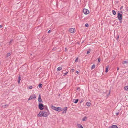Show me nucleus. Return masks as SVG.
Returning a JSON list of instances; mask_svg holds the SVG:
<instances>
[{
	"label": "nucleus",
	"mask_w": 128,
	"mask_h": 128,
	"mask_svg": "<svg viewBox=\"0 0 128 128\" xmlns=\"http://www.w3.org/2000/svg\"><path fill=\"white\" fill-rule=\"evenodd\" d=\"M36 98L35 94H33L30 96L28 99V100H30L32 99H35Z\"/></svg>",
	"instance_id": "f03ea898"
},
{
	"label": "nucleus",
	"mask_w": 128,
	"mask_h": 128,
	"mask_svg": "<svg viewBox=\"0 0 128 128\" xmlns=\"http://www.w3.org/2000/svg\"><path fill=\"white\" fill-rule=\"evenodd\" d=\"M47 111L48 112V109H47Z\"/></svg>",
	"instance_id": "a18cd8bd"
},
{
	"label": "nucleus",
	"mask_w": 128,
	"mask_h": 128,
	"mask_svg": "<svg viewBox=\"0 0 128 128\" xmlns=\"http://www.w3.org/2000/svg\"><path fill=\"white\" fill-rule=\"evenodd\" d=\"M87 117L86 116L84 117L82 119V120L83 121H86V120Z\"/></svg>",
	"instance_id": "2eb2a0df"
},
{
	"label": "nucleus",
	"mask_w": 128,
	"mask_h": 128,
	"mask_svg": "<svg viewBox=\"0 0 128 128\" xmlns=\"http://www.w3.org/2000/svg\"><path fill=\"white\" fill-rule=\"evenodd\" d=\"M119 68H117V70H119Z\"/></svg>",
	"instance_id": "37998d69"
},
{
	"label": "nucleus",
	"mask_w": 128,
	"mask_h": 128,
	"mask_svg": "<svg viewBox=\"0 0 128 128\" xmlns=\"http://www.w3.org/2000/svg\"><path fill=\"white\" fill-rule=\"evenodd\" d=\"M10 55V53H8L7 54L6 56L7 57H8Z\"/></svg>",
	"instance_id": "cd10ccee"
},
{
	"label": "nucleus",
	"mask_w": 128,
	"mask_h": 128,
	"mask_svg": "<svg viewBox=\"0 0 128 128\" xmlns=\"http://www.w3.org/2000/svg\"><path fill=\"white\" fill-rule=\"evenodd\" d=\"M78 58H76L75 60V62H78Z\"/></svg>",
	"instance_id": "2f4dec72"
},
{
	"label": "nucleus",
	"mask_w": 128,
	"mask_h": 128,
	"mask_svg": "<svg viewBox=\"0 0 128 128\" xmlns=\"http://www.w3.org/2000/svg\"><path fill=\"white\" fill-rule=\"evenodd\" d=\"M89 25L88 24L86 23L85 24V26L86 27H88V26Z\"/></svg>",
	"instance_id": "c756f323"
},
{
	"label": "nucleus",
	"mask_w": 128,
	"mask_h": 128,
	"mask_svg": "<svg viewBox=\"0 0 128 128\" xmlns=\"http://www.w3.org/2000/svg\"><path fill=\"white\" fill-rule=\"evenodd\" d=\"M42 116L44 117H47L49 114L48 112L45 111H42Z\"/></svg>",
	"instance_id": "f257e3e1"
},
{
	"label": "nucleus",
	"mask_w": 128,
	"mask_h": 128,
	"mask_svg": "<svg viewBox=\"0 0 128 128\" xmlns=\"http://www.w3.org/2000/svg\"><path fill=\"white\" fill-rule=\"evenodd\" d=\"M84 101V100L82 99L81 101H80V103H81L82 102H83V101Z\"/></svg>",
	"instance_id": "f704fd0d"
},
{
	"label": "nucleus",
	"mask_w": 128,
	"mask_h": 128,
	"mask_svg": "<svg viewBox=\"0 0 128 128\" xmlns=\"http://www.w3.org/2000/svg\"><path fill=\"white\" fill-rule=\"evenodd\" d=\"M108 128H118L116 125H113L109 127Z\"/></svg>",
	"instance_id": "9d476101"
},
{
	"label": "nucleus",
	"mask_w": 128,
	"mask_h": 128,
	"mask_svg": "<svg viewBox=\"0 0 128 128\" xmlns=\"http://www.w3.org/2000/svg\"><path fill=\"white\" fill-rule=\"evenodd\" d=\"M38 107L40 110H42L44 109V106L43 104L39 103L38 104Z\"/></svg>",
	"instance_id": "20e7f679"
},
{
	"label": "nucleus",
	"mask_w": 128,
	"mask_h": 128,
	"mask_svg": "<svg viewBox=\"0 0 128 128\" xmlns=\"http://www.w3.org/2000/svg\"><path fill=\"white\" fill-rule=\"evenodd\" d=\"M120 23H121L122 22V21H120Z\"/></svg>",
	"instance_id": "79ce46f5"
},
{
	"label": "nucleus",
	"mask_w": 128,
	"mask_h": 128,
	"mask_svg": "<svg viewBox=\"0 0 128 128\" xmlns=\"http://www.w3.org/2000/svg\"><path fill=\"white\" fill-rule=\"evenodd\" d=\"M90 51H91L90 50H88V51H87V54H88L90 52Z\"/></svg>",
	"instance_id": "bb28decb"
},
{
	"label": "nucleus",
	"mask_w": 128,
	"mask_h": 128,
	"mask_svg": "<svg viewBox=\"0 0 128 128\" xmlns=\"http://www.w3.org/2000/svg\"><path fill=\"white\" fill-rule=\"evenodd\" d=\"M74 69H72L71 70H70V72H74Z\"/></svg>",
	"instance_id": "473e14b6"
},
{
	"label": "nucleus",
	"mask_w": 128,
	"mask_h": 128,
	"mask_svg": "<svg viewBox=\"0 0 128 128\" xmlns=\"http://www.w3.org/2000/svg\"><path fill=\"white\" fill-rule=\"evenodd\" d=\"M118 18L120 21H122V14L119 13L118 14Z\"/></svg>",
	"instance_id": "7ed1b4c3"
},
{
	"label": "nucleus",
	"mask_w": 128,
	"mask_h": 128,
	"mask_svg": "<svg viewBox=\"0 0 128 128\" xmlns=\"http://www.w3.org/2000/svg\"><path fill=\"white\" fill-rule=\"evenodd\" d=\"M2 27V25H0V28Z\"/></svg>",
	"instance_id": "58836bf2"
},
{
	"label": "nucleus",
	"mask_w": 128,
	"mask_h": 128,
	"mask_svg": "<svg viewBox=\"0 0 128 128\" xmlns=\"http://www.w3.org/2000/svg\"><path fill=\"white\" fill-rule=\"evenodd\" d=\"M65 49H66V48H65Z\"/></svg>",
	"instance_id": "49530a36"
},
{
	"label": "nucleus",
	"mask_w": 128,
	"mask_h": 128,
	"mask_svg": "<svg viewBox=\"0 0 128 128\" xmlns=\"http://www.w3.org/2000/svg\"><path fill=\"white\" fill-rule=\"evenodd\" d=\"M119 112H118L116 113V114L117 116H118L119 114Z\"/></svg>",
	"instance_id": "c9c22d12"
},
{
	"label": "nucleus",
	"mask_w": 128,
	"mask_h": 128,
	"mask_svg": "<svg viewBox=\"0 0 128 128\" xmlns=\"http://www.w3.org/2000/svg\"><path fill=\"white\" fill-rule=\"evenodd\" d=\"M95 64H94L92 66L91 69V70H92L95 68Z\"/></svg>",
	"instance_id": "aec40b11"
},
{
	"label": "nucleus",
	"mask_w": 128,
	"mask_h": 128,
	"mask_svg": "<svg viewBox=\"0 0 128 128\" xmlns=\"http://www.w3.org/2000/svg\"><path fill=\"white\" fill-rule=\"evenodd\" d=\"M62 68L61 67H59L57 68V71H59L62 70Z\"/></svg>",
	"instance_id": "f3484780"
},
{
	"label": "nucleus",
	"mask_w": 128,
	"mask_h": 128,
	"mask_svg": "<svg viewBox=\"0 0 128 128\" xmlns=\"http://www.w3.org/2000/svg\"><path fill=\"white\" fill-rule=\"evenodd\" d=\"M119 36H118L117 39H118V38H119Z\"/></svg>",
	"instance_id": "a19ab883"
},
{
	"label": "nucleus",
	"mask_w": 128,
	"mask_h": 128,
	"mask_svg": "<svg viewBox=\"0 0 128 128\" xmlns=\"http://www.w3.org/2000/svg\"><path fill=\"white\" fill-rule=\"evenodd\" d=\"M13 41V40H11L9 42V44H10Z\"/></svg>",
	"instance_id": "c85d7f7f"
},
{
	"label": "nucleus",
	"mask_w": 128,
	"mask_h": 128,
	"mask_svg": "<svg viewBox=\"0 0 128 128\" xmlns=\"http://www.w3.org/2000/svg\"><path fill=\"white\" fill-rule=\"evenodd\" d=\"M91 104V103L89 102H87L86 103V105L88 106H90Z\"/></svg>",
	"instance_id": "4468645a"
},
{
	"label": "nucleus",
	"mask_w": 128,
	"mask_h": 128,
	"mask_svg": "<svg viewBox=\"0 0 128 128\" xmlns=\"http://www.w3.org/2000/svg\"><path fill=\"white\" fill-rule=\"evenodd\" d=\"M100 58H98V62H100Z\"/></svg>",
	"instance_id": "72a5a7b5"
},
{
	"label": "nucleus",
	"mask_w": 128,
	"mask_h": 128,
	"mask_svg": "<svg viewBox=\"0 0 128 128\" xmlns=\"http://www.w3.org/2000/svg\"><path fill=\"white\" fill-rule=\"evenodd\" d=\"M51 107L52 108V109L56 110V107H55L54 106L52 105V106H51Z\"/></svg>",
	"instance_id": "f8f14e48"
},
{
	"label": "nucleus",
	"mask_w": 128,
	"mask_h": 128,
	"mask_svg": "<svg viewBox=\"0 0 128 128\" xmlns=\"http://www.w3.org/2000/svg\"><path fill=\"white\" fill-rule=\"evenodd\" d=\"M38 101L40 102H42V99L41 98L40 94L38 96Z\"/></svg>",
	"instance_id": "1a4fd4ad"
},
{
	"label": "nucleus",
	"mask_w": 128,
	"mask_h": 128,
	"mask_svg": "<svg viewBox=\"0 0 128 128\" xmlns=\"http://www.w3.org/2000/svg\"><path fill=\"white\" fill-rule=\"evenodd\" d=\"M75 30L74 28H70L69 29V32L72 33H73L74 32V31Z\"/></svg>",
	"instance_id": "0eeeda50"
},
{
	"label": "nucleus",
	"mask_w": 128,
	"mask_h": 128,
	"mask_svg": "<svg viewBox=\"0 0 128 128\" xmlns=\"http://www.w3.org/2000/svg\"><path fill=\"white\" fill-rule=\"evenodd\" d=\"M74 100L75 101L74 102L75 104L77 103L78 100V99H76Z\"/></svg>",
	"instance_id": "b1692460"
},
{
	"label": "nucleus",
	"mask_w": 128,
	"mask_h": 128,
	"mask_svg": "<svg viewBox=\"0 0 128 128\" xmlns=\"http://www.w3.org/2000/svg\"><path fill=\"white\" fill-rule=\"evenodd\" d=\"M83 12L84 14H87L89 13V11L87 9H84L83 10Z\"/></svg>",
	"instance_id": "39448f33"
},
{
	"label": "nucleus",
	"mask_w": 128,
	"mask_h": 128,
	"mask_svg": "<svg viewBox=\"0 0 128 128\" xmlns=\"http://www.w3.org/2000/svg\"><path fill=\"white\" fill-rule=\"evenodd\" d=\"M20 76H18V84H19L20 83Z\"/></svg>",
	"instance_id": "412c9836"
},
{
	"label": "nucleus",
	"mask_w": 128,
	"mask_h": 128,
	"mask_svg": "<svg viewBox=\"0 0 128 128\" xmlns=\"http://www.w3.org/2000/svg\"><path fill=\"white\" fill-rule=\"evenodd\" d=\"M62 108L60 107H56V111L58 112H60V111H62Z\"/></svg>",
	"instance_id": "6e6552de"
},
{
	"label": "nucleus",
	"mask_w": 128,
	"mask_h": 128,
	"mask_svg": "<svg viewBox=\"0 0 128 128\" xmlns=\"http://www.w3.org/2000/svg\"><path fill=\"white\" fill-rule=\"evenodd\" d=\"M42 111H40L39 113L38 114V116H42Z\"/></svg>",
	"instance_id": "9b49d317"
},
{
	"label": "nucleus",
	"mask_w": 128,
	"mask_h": 128,
	"mask_svg": "<svg viewBox=\"0 0 128 128\" xmlns=\"http://www.w3.org/2000/svg\"><path fill=\"white\" fill-rule=\"evenodd\" d=\"M68 72H66V73H65L64 74V76H65L66 75H67L68 73Z\"/></svg>",
	"instance_id": "7c9ffc66"
},
{
	"label": "nucleus",
	"mask_w": 128,
	"mask_h": 128,
	"mask_svg": "<svg viewBox=\"0 0 128 128\" xmlns=\"http://www.w3.org/2000/svg\"><path fill=\"white\" fill-rule=\"evenodd\" d=\"M112 12L114 15H115L116 14V12L115 10H112Z\"/></svg>",
	"instance_id": "5701e85b"
},
{
	"label": "nucleus",
	"mask_w": 128,
	"mask_h": 128,
	"mask_svg": "<svg viewBox=\"0 0 128 128\" xmlns=\"http://www.w3.org/2000/svg\"><path fill=\"white\" fill-rule=\"evenodd\" d=\"M38 86L40 88H42V84H39Z\"/></svg>",
	"instance_id": "4be33fe9"
},
{
	"label": "nucleus",
	"mask_w": 128,
	"mask_h": 128,
	"mask_svg": "<svg viewBox=\"0 0 128 128\" xmlns=\"http://www.w3.org/2000/svg\"><path fill=\"white\" fill-rule=\"evenodd\" d=\"M51 32L50 30H49L48 31V33H50Z\"/></svg>",
	"instance_id": "4c0bfd02"
},
{
	"label": "nucleus",
	"mask_w": 128,
	"mask_h": 128,
	"mask_svg": "<svg viewBox=\"0 0 128 128\" xmlns=\"http://www.w3.org/2000/svg\"><path fill=\"white\" fill-rule=\"evenodd\" d=\"M79 88L78 87V88H77V90H78V89H79Z\"/></svg>",
	"instance_id": "c03bdc74"
},
{
	"label": "nucleus",
	"mask_w": 128,
	"mask_h": 128,
	"mask_svg": "<svg viewBox=\"0 0 128 128\" xmlns=\"http://www.w3.org/2000/svg\"><path fill=\"white\" fill-rule=\"evenodd\" d=\"M32 87L31 86H29L28 87V88L30 89H32Z\"/></svg>",
	"instance_id": "a878e982"
},
{
	"label": "nucleus",
	"mask_w": 128,
	"mask_h": 128,
	"mask_svg": "<svg viewBox=\"0 0 128 128\" xmlns=\"http://www.w3.org/2000/svg\"><path fill=\"white\" fill-rule=\"evenodd\" d=\"M128 64V60H125L122 62V64Z\"/></svg>",
	"instance_id": "dca6fc26"
},
{
	"label": "nucleus",
	"mask_w": 128,
	"mask_h": 128,
	"mask_svg": "<svg viewBox=\"0 0 128 128\" xmlns=\"http://www.w3.org/2000/svg\"><path fill=\"white\" fill-rule=\"evenodd\" d=\"M123 6H122L120 8V9L121 10V9L122 8Z\"/></svg>",
	"instance_id": "ea45409f"
},
{
	"label": "nucleus",
	"mask_w": 128,
	"mask_h": 128,
	"mask_svg": "<svg viewBox=\"0 0 128 128\" xmlns=\"http://www.w3.org/2000/svg\"><path fill=\"white\" fill-rule=\"evenodd\" d=\"M76 73L78 74V73H79V72L78 71H76Z\"/></svg>",
	"instance_id": "e433bc0d"
},
{
	"label": "nucleus",
	"mask_w": 128,
	"mask_h": 128,
	"mask_svg": "<svg viewBox=\"0 0 128 128\" xmlns=\"http://www.w3.org/2000/svg\"><path fill=\"white\" fill-rule=\"evenodd\" d=\"M108 67H107L106 68V71H105V72H108Z\"/></svg>",
	"instance_id": "393cba45"
},
{
	"label": "nucleus",
	"mask_w": 128,
	"mask_h": 128,
	"mask_svg": "<svg viewBox=\"0 0 128 128\" xmlns=\"http://www.w3.org/2000/svg\"><path fill=\"white\" fill-rule=\"evenodd\" d=\"M124 89L126 90H128V86H126L124 87Z\"/></svg>",
	"instance_id": "6ab92c4d"
},
{
	"label": "nucleus",
	"mask_w": 128,
	"mask_h": 128,
	"mask_svg": "<svg viewBox=\"0 0 128 128\" xmlns=\"http://www.w3.org/2000/svg\"><path fill=\"white\" fill-rule=\"evenodd\" d=\"M77 126L79 128H84L80 124H77Z\"/></svg>",
	"instance_id": "ddd939ff"
},
{
	"label": "nucleus",
	"mask_w": 128,
	"mask_h": 128,
	"mask_svg": "<svg viewBox=\"0 0 128 128\" xmlns=\"http://www.w3.org/2000/svg\"><path fill=\"white\" fill-rule=\"evenodd\" d=\"M62 110L63 112H62V114L64 113H66V112L67 110V107H66L64 108V109Z\"/></svg>",
	"instance_id": "423d86ee"
},
{
	"label": "nucleus",
	"mask_w": 128,
	"mask_h": 128,
	"mask_svg": "<svg viewBox=\"0 0 128 128\" xmlns=\"http://www.w3.org/2000/svg\"><path fill=\"white\" fill-rule=\"evenodd\" d=\"M8 104H5L4 105H3L2 106V107L3 108H5L6 107V106H8Z\"/></svg>",
	"instance_id": "a211bd4d"
}]
</instances>
